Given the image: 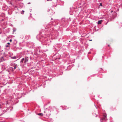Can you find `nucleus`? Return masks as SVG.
<instances>
[{
	"label": "nucleus",
	"instance_id": "obj_15",
	"mask_svg": "<svg viewBox=\"0 0 122 122\" xmlns=\"http://www.w3.org/2000/svg\"><path fill=\"white\" fill-rule=\"evenodd\" d=\"M47 1H49V0H47Z\"/></svg>",
	"mask_w": 122,
	"mask_h": 122
},
{
	"label": "nucleus",
	"instance_id": "obj_7",
	"mask_svg": "<svg viewBox=\"0 0 122 122\" xmlns=\"http://www.w3.org/2000/svg\"><path fill=\"white\" fill-rule=\"evenodd\" d=\"M12 58L13 59H15L16 58V56H14L13 57H12Z\"/></svg>",
	"mask_w": 122,
	"mask_h": 122
},
{
	"label": "nucleus",
	"instance_id": "obj_12",
	"mask_svg": "<svg viewBox=\"0 0 122 122\" xmlns=\"http://www.w3.org/2000/svg\"><path fill=\"white\" fill-rule=\"evenodd\" d=\"M7 44H8L9 45L10 44V43H9L8 42L7 43Z\"/></svg>",
	"mask_w": 122,
	"mask_h": 122
},
{
	"label": "nucleus",
	"instance_id": "obj_14",
	"mask_svg": "<svg viewBox=\"0 0 122 122\" xmlns=\"http://www.w3.org/2000/svg\"><path fill=\"white\" fill-rule=\"evenodd\" d=\"M90 41H92V40H90Z\"/></svg>",
	"mask_w": 122,
	"mask_h": 122
},
{
	"label": "nucleus",
	"instance_id": "obj_1",
	"mask_svg": "<svg viewBox=\"0 0 122 122\" xmlns=\"http://www.w3.org/2000/svg\"><path fill=\"white\" fill-rule=\"evenodd\" d=\"M28 57H25V61H24V63H26L28 61Z\"/></svg>",
	"mask_w": 122,
	"mask_h": 122
},
{
	"label": "nucleus",
	"instance_id": "obj_3",
	"mask_svg": "<svg viewBox=\"0 0 122 122\" xmlns=\"http://www.w3.org/2000/svg\"><path fill=\"white\" fill-rule=\"evenodd\" d=\"M106 116L105 115H104V117H103V118L102 119V120H105V118H106Z\"/></svg>",
	"mask_w": 122,
	"mask_h": 122
},
{
	"label": "nucleus",
	"instance_id": "obj_16",
	"mask_svg": "<svg viewBox=\"0 0 122 122\" xmlns=\"http://www.w3.org/2000/svg\"><path fill=\"white\" fill-rule=\"evenodd\" d=\"M108 46H110L109 45H108Z\"/></svg>",
	"mask_w": 122,
	"mask_h": 122
},
{
	"label": "nucleus",
	"instance_id": "obj_6",
	"mask_svg": "<svg viewBox=\"0 0 122 122\" xmlns=\"http://www.w3.org/2000/svg\"><path fill=\"white\" fill-rule=\"evenodd\" d=\"M1 61H4V60L3 57H2L1 58Z\"/></svg>",
	"mask_w": 122,
	"mask_h": 122
},
{
	"label": "nucleus",
	"instance_id": "obj_13",
	"mask_svg": "<svg viewBox=\"0 0 122 122\" xmlns=\"http://www.w3.org/2000/svg\"><path fill=\"white\" fill-rule=\"evenodd\" d=\"M8 46H6V47H8Z\"/></svg>",
	"mask_w": 122,
	"mask_h": 122
},
{
	"label": "nucleus",
	"instance_id": "obj_2",
	"mask_svg": "<svg viewBox=\"0 0 122 122\" xmlns=\"http://www.w3.org/2000/svg\"><path fill=\"white\" fill-rule=\"evenodd\" d=\"M102 20H99L98 21V24H101L102 22Z\"/></svg>",
	"mask_w": 122,
	"mask_h": 122
},
{
	"label": "nucleus",
	"instance_id": "obj_8",
	"mask_svg": "<svg viewBox=\"0 0 122 122\" xmlns=\"http://www.w3.org/2000/svg\"><path fill=\"white\" fill-rule=\"evenodd\" d=\"M24 10H22V12L21 13L22 14H23V13H24Z\"/></svg>",
	"mask_w": 122,
	"mask_h": 122
},
{
	"label": "nucleus",
	"instance_id": "obj_11",
	"mask_svg": "<svg viewBox=\"0 0 122 122\" xmlns=\"http://www.w3.org/2000/svg\"><path fill=\"white\" fill-rule=\"evenodd\" d=\"M10 42H11V41H12V40H11V39H10Z\"/></svg>",
	"mask_w": 122,
	"mask_h": 122
},
{
	"label": "nucleus",
	"instance_id": "obj_5",
	"mask_svg": "<svg viewBox=\"0 0 122 122\" xmlns=\"http://www.w3.org/2000/svg\"><path fill=\"white\" fill-rule=\"evenodd\" d=\"M24 61H25V58H23L22 59L21 62L23 63Z\"/></svg>",
	"mask_w": 122,
	"mask_h": 122
},
{
	"label": "nucleus",
	"instance_id": "obj_9",
	"mask_svg": "<svg viewBox=\"0 0 122 122\" xmlns=\"http://www.w3.org/2000/svg\"><path fill=\"white\" fill-rule=\"evenodd\" d=\"M14 69H15L16 68V66H14Z\"/></svg>",
	"mask_w": 122,
	"mask_h": 122
},
{
	"label": "nucleus",
	"instance_id": "obj_4",
	"mask_svg": "<svg viewBox=\"0 0 122 122\" xmlns=\"http://www.w3.org/2000/svg\"><path fill=\"white\" fill-rule=\"evenodd\" d=\"M38 115L39 116H42L43 115V114L42 113H38Z\"/></svg>",
	"mask_w": 122,
	"mask_h": 122
},
{
	"label": "nucleus",
	"instance_id": "obj_10",
	"mask_svg": "<svg viewBox=\"0 0 122 122\" xmlns=\"http://www.w3.org/2000/svg\"><path fill=\"white\" fill-rule=\"evenodd\" d=\"M100 6H102V4L101 3L100 4Z\"/></svg>",
	"mask_w": 122,
	"mask_h": 122
},
{
	"label": "nucleus",
	"instance_id": "obj_17",
	"mask_svg": "<svg viewBox=\"0 0 122 122\" xmlns=\"http://www.w3.org/2000/svg\"><path fill=\"white\" fill-rule=\"evenodd\" d=\"M52 0H50L51 1Z\"/></svg>",
	"mask_w": 122,
	"mask_h": 122
}]
</instances>
